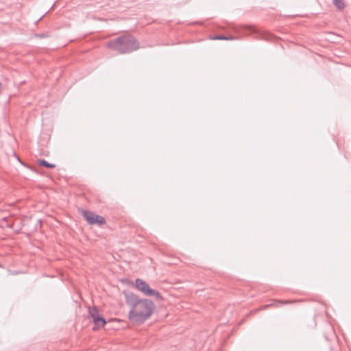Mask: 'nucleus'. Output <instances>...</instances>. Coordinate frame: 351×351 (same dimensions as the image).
Here are the masks:
<instances>
[{
	"instance_id": "6e6552de",
	"label": "nucleus",
	"mask_w": 351,
	"mask_h": 351,
	"mask_svg": "<svg viewBox=\"0 0 351 351\" xmlns=\"http://www.w3.org/2000/svg\"><path fill=\"white\" fill-rule=\"evenodd\" d=\"M217 39H226V38H225V37H217Z\"/></svg>"
},
{
	"instance_id": "7ed1b4c3",
	"label": "nucleus",
	"mask_w": 351,
	"mask_h": 351,
	"mask_svg": "<svg viewBox=\"0 0 351 351\" xmlns=\"http://www.w3.org/2000/svg\"><path fill=\"white\" fill-rule=\"evenodd\" d=\"M135 286L137 289L141 291L145 295H154L157 299H162L161 295L158 291L151 289L149 285L141 279L136 280Z\"/></svg>"
},
{
	"instance_id": "f03ea898",
	"label": "nucleus",
	"mask_w": 351,
	"mask_h": 351,
	"mask_svg": "<svg viewBox=\"0 0 351 351\" xmlns=\"http://www.w3.org/2000/svg\"><path fill=\"white\" fill-rule=\"evenodd\" d=\"M108 46L121 53H129L139 48L138 43L130 35L111 40L108 43Z\"/></svg>"
},
{
	"instance_id": "423d86ee",
	"label": "nucleus",
	"mask_w": 351,
	"mask_h": 351,
	"mask_svg": "<svg viewBox=\"0 0 351 351\" xmlns=\"http://www.w3.org/2000/svg\"><path fill=\"white\" fill-rule=\"evenodd\" d=\"M333 4L337 10H342L346 7V3L343 0H332Z\"/></svg>"
},
{
	"instance_id": "20e7f679",
	"label": "nucleus",
	"mask_w": 351,
	"mask_h": 351,
	"mask_svg": "<svg viewBox=\"0 0 351 351\" xmlns=\"http://www.w3.org/2000/svg\"><path fill=\"white\" fill-rule=\"evenodd\" d=\"M89 315L95 324L94 330L99 329L106 324L105 319L100 316L98 310L95 307L89 308Z\"/></svg>"
},
{
	"instance_id": "1a4fd4ad",
	"label": "nucleus",
	"mask_w": 351,
	"mask_h": 351,
	"mask_svg": "<svg viewBox=\"0 0 351 351\" xmlns=\"http://www.w3.org/2000/svg\"><path fill=\"white\" fill-rule=\"evenodd\" d=\"M276 303V304H282V302H281V301H277Z\"/></svg>"
},
{
	"instance_id": "f257e3e1",
	"label": "nucleus",
	"mask_w": 351,
	"mask_h": 351,
	"mask_svg": "<svg viewBox=\"0 0 351 351\" xmlns=\"http://www.w3.org/2000/svg\"><path fill=\"white\" fill-rule=\"evenodd\" d=\"M125 301L130 306V322L134 325H141L148 319L155 310L154 303L148 299H141L132 293H125Z\"/></svg>"
},
{
	"instance_id": "39448f33",
	"label": "nucleus",
	"mask_w": 351,
	"mask_h": 351,
	"mask_svg": "<svg viewBox=\"0 0 351 351\" xmlns=\"http://www.w3.org/2000/svg\"><path fill=\"white\" fill-rule=\"evenodd\" d=\"M83 217L85 218V219L90 224H104L105 223V219L98 215H96L92 212L87 211V210H82V211Z\"/></svg>"
},
{
	"instance_id": "0eeeda50",
	"label": "nucleus",
	"mask_w": 351,
	"mask_h": 351,
	"mask_svg": "<svg viewBox=\"0 0 351 351\" xmlns=\"http://www.w3.org/2000/svg\"><path fill=\"white\" fill-rule=\"evenodd\" d=\"M39 164L42 166H44V167H49V168H53L55 167V165H53V164H50L49 162H47V161L44 160H42L39 162Z\"/></svg>"
}]
</instances>
